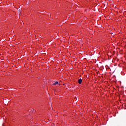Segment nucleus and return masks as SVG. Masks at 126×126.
I'll return each instance as SVG.
<instances>
[{"label": "nucleus", "instance_id": "nucleus-1", "mask_svg": "<svg viewBox=\"0 0 126 126\" xmlns=\"http://www.w3.org/2000/svg\"><path fill=\"white\" fill-rule=\"evenodd\" d=\"M82 82V80L81 79H79L78 80V83H79V84H81Z\"/></svg>", "mask_w": 126, "mask_h": 126}, {"label": "nucleus", "instance_id": "nucleus-2", "mask_svg": "<svg viewBox=\"0 0 126 126\" xmlns=\"http://www.w3.org/2000/svg\"><path fill=\"white\" fill-rule=\"evenodd\" d=\"M53 84H54V85H57V84H59V82H55Z\"/></svg>", "mask_w": 126, "mask_h": 126}]
</instances>
